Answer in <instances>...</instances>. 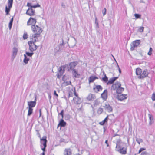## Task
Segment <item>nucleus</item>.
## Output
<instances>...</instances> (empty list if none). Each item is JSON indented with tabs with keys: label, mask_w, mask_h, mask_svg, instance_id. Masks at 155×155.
<instances>
[{
	"label": "nucleus",
	"mask_w": 155,
	"mask_h": 155,
	"mask_svg": "<svg viewBox=\"0 0 155 155\" xmlns=\"http://www.w3.org/2000/svg\"><path fill=\"white\" fill-rule=\"evenodd\" d=\"M13 20V18L12 17L9 23V29H10L11 28V27L12 25V22Z\"/></svg>",
	"instance_id": "obj_28"
},
{
	"label": "nucleus",
	"mask_w": 155,
	"mask_h": 155,
	"mask_svg": "<svg viewBox=\"0 0 155 155\" xmlns=\"http://www.w3.org/2000/svg\"><path fill=\"white\" fill-rule=\"evenodd\" d=\"M93 89L96 93H98L99 91H101L103 89L102 87L100 85H96L93 88Z\"/></svg>",
	"instance_id": "obj_13"
},
{
	"label": "nucleus",
	"mask_w": 155,
	"mask_h": 155,
	"mask_svg": "<svg viewBox=\"0 0 155 155\" xmlns=\"http://www.w3.org/2000/svg\"><path fill=\"white\" fill-rule=\"evenodd\" d=\"M153 51V49L152 48L150 47L149 49V50L147 54L149 55H151L152 54V52Z\"/></svg>",
	"instance_id": "obj_31"
},
{
	"label": "nucleus",
	"mask_w": 155,
	"mask_h": 155,
	"mask_svg": "<svg viewBox=\"0 0 155 155\" xmlns=\"http://www.w3.org/2000/svg\"><path fill=\"white\" fill-rule=\"evenodd\" d=\"M35 13V11L31 8H29L26 12V14L30 16H34Z\"/></svg>",
	"instance_id": "obj_12"
},
{
	"label": "nucleus",
	"mask_w": 155,
	"mask_h": 155,
	"mask_svg": "<svg viewBox=\"0 0 155 155\" xmlns=\"http://www.w3.org/2000/svg\"><path fill=\"white\" fill-rule=\"evenodd\" d=\"M28 37V34L25 33L23 35V38L24 39H26Z\"/></svg>",
	"instance_id": "obj_35"
},
{
	"label": "nucleus",
	"mask_w": 155,
	"mask_h": 155,
	"mask_svg": "<svg viewBox=\"0 0 155 155\" xmlns=\"http://www.w3.org/2000/svg\"><path fill=\"white\" fill-rule=\"evenodd\" d=\"M73 94L72 92H70L69 93V96H68L69 97H72L73 96Z\"/></svg>",
	"instance_id": "obj_46"
},
{
	"label": "nucleus",
	"mask_w": 155,
	"mask_h": 155,
	"mask_svg": "<svg viewBox=\"0 0 155 155\" xmlns=\"http://www.w3.org/2000/svg\"><path fill=\"white\" fill-rule=\"evenodd\" d=\"M36 19L32 17H30L27 22L28 25H36L35 24L36 22Z\"/></svg>",
	"instance_id": "obj_10"
},
{
	"label": "nucleus",
	"mask_w": 155,
	"mask_h": 155,
	"mask_svg": "<svg viewBox=\"0 0 155 155\" xmlns=\"http://www.w3.org/2000/svg\"><path fill=\"white\" fill-rule=\"evenodd\" d=\"M154 106H155V104H154Z\"/></svg>",
	"instance_id": "obj_53"
},
{
	"label": "nucleus",
	"mask_w": 155,
	"mask_h": 155,
	"mask_svg": "<svg viewBox=\"0 0 155 155\" xmlns=\"http://www.w3.org/2000/svg\"><path fill=\"white\" fill-rule=\"evenodd\" d=\"M140 43V40H136L132 42V45L130 47V50L133 51L134 49L135 48L138 46Z\"/></svg>",
	"instance_id": "obj_8"
},
{
	"label": "nucleus",
	"mask_w": 155,
	"mask_h": 155,
	"mask_svg": "<svg viewBox=\"0 0 155 155\" xmlns=\"http://www.w3.org/2000/svg\"><path fill=\"white\" fill-rule=\"evenodd\" d=\"M34 42L31 41H28V43L29 46V50L31 52H33V51H35L37 48L38 46H37Z\"/></svg>",
	"instance_id": "obj_4"
},
{
	"label": "nucleus",
	"mask_w": 155,
	"mask_h": 155,
	"mask_svg": "<svg viewBox=\"0 0 155 155\" xmlns=\"http://www.w3.org/2000/svg\"><path fill=\"white\" fill-rule=\"evenodd\" d=\"M102 13L103 14V15H104L106 13V8H104V9L102 10Z\"/></svg>",
	"instance_id": "obj_41"
},
{
	"label": "nucleus",
	"mask_w": 155,
	"mask_h": 155,
	"mask_svg": "<svg viewBox=\"0 0 155 155\" xmlns=\"http://www.w3.org/2000/svg\"><path fill=\"white\" fill-rule=\"evenodd\" d=\"M72 152L70 148H66L64 150V155H71Z\"/></svg>",
	"instance_id": "obj_22"
},
{
	"label": "nucleus",
	"mask_w": 155,
	"mask_h": 155,
	"mask_svg": "<svg viewBox=\"0 0 155 155\" xmlns=\"http://www.w3.org/2000/svg\"><path fill=\"white\" fill-rule=\"evenodd\" d=\"M141 155H148V154L147 152L144 151L142 152Z\"/></svg>",
	"instance_id": "obj_44"
},
{
	"label": "nucleus",
	"mask_w": 155,
	"mask_h": 155,
	"mask_svg": "<svg viewBox=\"0 0 155 155\" xmlns=\"http://www.w3.org/2000/svg\"><path fill=\"white\" fill-rule=\"evenodd\" d=\"M74 93L75 97L73 98V100L74 103L77 104H80L81 103V99L78 96V94H77L75 89H74Z\"/></svg>",
	"instance_id": "obj_6"
},
{
	"label": "nucleus",
	"mask_w": 155,
	"mask_h": 155,
	"mask_svg": "<svg viewBox=\"0 0 155 155\" xmlns=\"http://www.w3.org/2000/svg\"><path fill=\"white\" fill-rule=\"evenodd\" d=\"M75 155H79V153H76L75 154Z\"/></svg>",
	"instance_id": "obj_52"
},
{
	"label": "nucleus",
	"mask_w": 155,
	"mask_h": 155,
	"mask_svg": "<svg viewBox=\"0 0 155 155\" xmlns=\"http://www.w3.org/2000/svg\"><path fill=\"white\" fill-rule=\"evenodd\" d=\"M117 78H112L111 80H110L109 81V82L110 84H112L114 81L117 79Z\"/></svg>",
	"instance_id": "obj_32"
},
{
	"label": "nucleus",
	"mask_w": 155,
	"mask_h": 155,
	"mask_svg": "<svg viewBox=\"0 0 155 155\" xmlns=\"http://www.w3.org/2000/svg\"><path fill=\"white\" fill-rule=\"evenodd\" d=\"M66 122L64 121L63 119H61L59 124L58 125L57 127H58L59 126L61 127H65L66 125Z\"/></svg>",
	"instance_id": "obj_20"
},
{
	"label": "nucleus",
	"mask_w": 155,
	"mask_h": 155,
	"mask_svg": "<svg viewBox=\"0 0 155 155\" xmlns=\"http://www.w3.org/2000/svg\"><path fill=\"white\" fill-rule=\"evenodd\" d=\"M108 91L107 90H104L103 92L101 94V98L104 100H106L107 97Z\"/></svg>",
	"instance_id": "obj_15"
},
{
	"label": "nucleus",
	"mask_w": 155,
	"mask_h": 155,
	"mask_svg": "<svg viewBox=\"0 0 155 155\" xmlns=\"http://www.w3.org/2000/svg\"><path fill=\"white\" fill-rule=\"evenodd\" d=\"M77 64V62H71L69 65V69L71 70L74 68Z\"/></svg>",
	"instance_id": "obj_19"
},
{
	"label": "nucleus",
	"mask_w": 155,
	"mask_h": 155,
	"mask_svg": "<svg viewBox=\"0 0 155 155\" xmlns=\"http://www.w3.org/2000/svg\"><path fill=\"white\" fill-rule=\"evenodd\" d=\"M41 36V34H33L31 36V41L36 42L38 38Z\"/></svg>",
	"instance_id": "obj_11"
},
{
	"label": "nucleus",
	"mask_w": 155,
	"mask_h": 155,
	"mask_svg": "<svg viewBox=\"0 0 155 155\" xmlns=\"http://www.w3.org/2000/svg\"><path fill=\"white\" fill-rule=\"evenodd\" d=\"M98 78L95 75H91L88 78V82L90 84L93 82L95 80L97 79Z\"/></svg>",
	"instance_id": "obj_16"
},
{
	"label": "nucleus",
	"mask_w": 155,
	"mask_h": 155,
	"mask_svg": "<svg viewBox=\"0 0 155 155\" xmlns=\"http://www.w3.org/2000/svg\"><path fill=\"white\" fill-rule=\"evenodd\" d=\"M95 98V95L91 94H89L87 97L86 99L88 101H90L94 99Z\"/></svg>",
	"instance_id": "obj_21"
},
{
	"label": "nucleus",
	"mask_w": 155,
	"mask_h": 155,
	"mask_svg": "<svg viewBox=\"0 0 155 155\" xmlns=\"http://www.w3.org/2000/svg\"><path fill=\"white\" fill-rule=\"evenodd\" d=\"M116 148H120L119 150H118V152H119L120 154H122L125 155L127 154V148L123 147L122 148L120 147V146H118L117 144H116Z\"/></svg>",
	"instance_id": "obj_7"
},
{
	"label": "nucleus",
	"mask_w": 155,
	"mask_h": 155,
	"mask_svg": "<svg viewBox=\"0 0 155 155\" xmlns=\"http://www.w3.org/2000/svg\"><path fill=\"white\" fill-rule=\"evenodd\" d=\"M119 72L120 73L121 72V70L119 68Z\"/></svg>",
	"instance_id": "obj_50"
},
{
	"label": "nucleus",
	"mask_w": 155,
	"mask_h": 155,
	"mask_svg": "<svg viewBox=\"0 0 155 155\" xmlns=\"http://www.w3.org/2000/svg\"><path fill=\"white\" fill-rule=\"evenodd\" d=\"M27 6L28 7H29V8H35L36 7H40V5H31V3H28L27 4Z\"/></svg>",
	"instance_id": "obj_25"
},
{
	"label": "nucleus",
	"mask_w": 155,
	"mask_h": 155,
	"mask_svg": "<svg viewBox=\"0 0 155 155\" xmlns=\"http://www.w3.org/2000/svg\"><path fill=\"white\" fill-rule=\"evenodd\" d=\"M36 99L34 101H29L28 102V108H32L34 107L36 104Z\"/></svg>",
	"instance_id": "obj_14"
},
{
	"label": "nucleus",
	"mask_w": 155,
	"mask_h": 155,
	"mask_svg": "<svg viewBox=\"0 0 155 155\" xmlns=\"http://www.w3.org/2000/svg\"><path fill=\"white\" fill-rule=\"evenodd\" d=\"M54 95L56 96L57 97H58V94L56 93V91H54Z\"/></svg>",
	"instance_id": "obj_47"
},
{
	"label": "nucleus",
	"mask_w": 155,
	"mask_h": 155,
	"mask_svg": "<svg viewBox=\"0 0 155 155\" xmlns=\"http://www.w3.org/2000/svg\"><path fill=\"white\" fill-rule=\"evenodd\" d=\"M112 89L116 91V93L118 94L117 98L119 100L122 101L127 98V95L121 93L124 90V88L121 87V84L118 82L113 84L112 86Z\"/></svg>",
	"instance_id": "obj_1"
},
{
	"label": "nucleus",
	"mask_w": 155,
	"mask_h": 155,
	"mask_svg": "<svg viewBox=\"0 0 155 155\" xmlns=\"http://www.w3.org/2000/svg\"><path fill=\"white\" fill-rule=\"evenodd\" d=\"M44 146V147L42 148V150L43 151V152H44L45 151V148L46 147V145H45H45H43Z\"/></svg>",
	"instance_id": "obj_45"
},
{
	"label": "nucleus",
	"mask_w": 155,
	"mask_h": 155,
	"mask_svg": "<svg viewBox=\"0 0 155 155\" xmlns=\"http://www.w3.org/2000/svg\"><path fill=\"white\" fill-rule=\"evenodd\" d=\"M42 155H45V153L44 152H43L42 153Z\"/></svg>",
	"instance_id": "obj_51"
},
{
	"label": "nucleus",
	"mask_w": 155,
	"mask_h": 155,
	"mask_svg": "<svg viewBox=\"0 0 155 155\" xmlns=\"http://www.w3.org/2000/svg\"><path fill=\"white\" fill-rule=\"evenodd\" d=\"M64 83L65 84V85H68L69 84H71V81H64Z\"/></svg>",
	"instance_id": "obj_37"
},
{
	"label": "nucleus",
	"mask_w": 155,
	"mask_h": 155,
	"mask_svg": "<svg viewBox=\"0 0 155 155\" xmlns=\"http://www.w3.org/2000/svg\"><path fill=\"white\" fill-rule=\"evenodd\" d=\"M59 114L61 115V116L62 117V119L64 117V110H62L60 113Z\"/></svg>",
	"instance_id": "obj_38"
},
{
	"label": "nucleus",
	"mask_w": 155,
	"mask_h": 155,
	"mask_svg": "<svg viewBox=\"0 0 155 155\" xmlns=\"http://www.w3.org/2000/svg\"><path fill=\"white\" fill-rule=\"evenodd\" d=\"M18 51L17 49L16 48H13V53L14 54H16Z\"/></svg>",
	"instance_id": "obj_39"
},
{
	"label": "nucleus",
	"mask_w": 155,
	"mask_h": 155,
	"mask_svg": "<svg viewBox=\"0 0 155 155\" xmlns=\"http://www.w3.org/2000/svg\"><path fill=\"white\" fill-rule=\"evenodd\" d=\"M8 7L7 6H6L5 7V12L6 13V15L8 14L10 9L12 7L13 0H8Z\"/></svg>",
	"instance_id": "obj_9"
},
{
	"label": "nucleus",
	"mask_w": 155,
	"mask_h": 155,
	"mask_svg": "<svg viewBox=\"0 0 155 155\" xmlns=\"http://www.w3.org/2000/svg\"><path fill=\"white\" fill-rule=\"evenodd\" d=\"M39 113H40V117L41 116V109H40L39 110Z\"/></svg>",
	"instance_id": "obj_49"
},
{
	"label": "nucleus",
	"mask_w": 155,
	"mask_h": 155,
	"mask_svg": "<svg viewBox=\"0 0 155 155\" xmlns=\"http://www.w3.org/2000/svg\"><path fill=\"white\" fill-rule=\"evenodd\" d=\"M108 117V115H107L106 117L104 119V120L103 121L99 122V124L101 125H103L105 124H107Z\"/></svg>",
	"instance_id": "obj_23"
},
{
	"label": "nucleus",
	"mask_w": 155,
	"mask_h": 155,
	"mask_svg": "<svg viewBox=\"0 0 155 155\" xmlns=\"http://www.w3.org/2000/svg\"><path fill=\"white\" fill-rule=\"evenodd\" d=\"M105 143L107 144V146L108 147L109 146V144L108 143V140H106L105 142Z\"/></svg>",
	"instance_id": "obj_48"
},
{
	"label": "nucleus",
	"mask_w": 155,
	"mask_h": 155,
	"mask_svg": "<svg viewBox=\"0 0 155 155\" xmlns=\"http://www.w3.org/2000/svg\"><path fill=\"white\" fill-rule=\"evenodd\" d=\"M31 29L33 32L35 34H41L42 31V29L37 25H33L31 26Z\"/></svg>",
	"instance_id": "obj_3"
},
{
	"label": "nucleus",
	"mask_w": 155,
	"mask_h": 155,
	"mask_svg": "<svg viewBox=\"0 0 155 155\" xmlns=\"http://www.w3.org/2000/svg\"><path fill=\"white\" fill-rule=\"evenodd\" d=\"M144 28L143 27H141L139 28V31L140 32H143V31Z\"/></svg>",
	"instance_id": "obj_40"
},
{
	"label": "nucleus",
	"mask_w": 155,
	"mask_h": 155,
	"mask_svg": "<svg viewBox=\"0 0 155 155\" xmlns=\"http://www.w3.org/2000/svg\"><path fill=\"white\" fill-rule=\"evenodd\" d=\"M72 73H73V75L74 76L75 78H77V77H78V76H80V74H78L77 73L76 70L75 69H74L73 70Z\"/></svg>",
	"instance_id": "obj_26"
},
{
	"label": "nucleus",
	"mask_w": 155,
	"mask_h": 155,
	"mask_svg": "<svg viewBox=\"0 0 155 155\" xmlns=\"http://www.w3.org/2000/svg\"><path fill=\"white\" fill-rule=\"evenodd\" d=\"M134 15L136 19H138V18H141V15L140 14H135Z\"/></svg>",
	"instance_id": "obj_34"
},
{
	"label": "nucleus",
	"mask_w": 155,
	"mask_h": 155,
	"mask_svg": "<svg viewBox=\"0 0 155 155\" xmlns=\"http://www.w3.org/2000/svg\"><path fill=\"white\" fill-rule=\"evenodd\" d=\"M148 116L149 117L150 120L149 124L150 125L153 122V118L152 115L151 114H148Z\"/></svg>",
	"instance_id": "obj_24"
},
{
	"label": "nucleus",
	"mask_w": 155,
	"mask_h": 155,
	"mask_svg": "<svg viewBox=\"0 0 155 155\" xmlns=\"http://www.w3.org/2000/svg\"><path fill=\"white\" fill-rule=\"evenodd\" d=\"M47 137L46 136H44L42 137V138L40 139V141L41 143H42L43 145H46V143L47 142Z\"/></svg>",
	"instance_id": "obj_18"
},
{
	"label": "nucleus",
	"mask_w": 155,
	"mask_h": 155,
	"mask_svg": "<svg viewBox=\"0 0 155 155\" xmlns=\"http://www.w3.org/2000/svg\"><path fill=\"white\" fill-rule=\"evenodd\" d=\"M152 99L153 101H155V94H153L152 97Z\"/></svg>",
	"instance_id": "obj_43"
},
{
	"label": "nucleus",
	"mask_w": 155,
	"mask_h": 155,
	"mask_svg": "<svg viewBox=\"0 0 155 155\" xmlns=\"http://www.w3.org/2000/svg\"><path fill=\"white\" fill-rule=\"evenodd\" d=\"M104 107L105 110L109 112L112 110V107L108 104H105Z\"/></svg>",
	"instance_id": "obj_17"
},
{
	"label": "nucleus",
	"mask_w": 155,
	"mask_h": 155,
	"mask_svg": "<svg viewBox=\"0 0 155 155\" xmlns=\"http://www.w3.org/2000/svg\"><path fill=\"white\" fill-rule=\"evenodd\" d=\"M103 112V109L102 108H99L97 111V113L99 114H101Z\"/></svg>",
	"instance_id": "obj_29"
},
{
	"label": "nucleus",
	"mask_w": 155,
	"mask_h": 155,
	"mask_svg": "<svg viewBox=\"0 0 155 155\" xmlns=\"http://www.w3.org/2000/svg\"><path fill=\"white\" fill-rule=\"evenodd\" d=\"M24 56L25 58L24 60V61L25 63L27 64L28 63L29 59L27 58L26 56L25 55H24Z\"/></svg>",
	"instance_id": "obj_33"
},
{
	"label": "nucleus",
	"mask_w": 155,
	"mask_h": 155,
	"mask_svg": "<svg viewBox=\"0 0 155 155\" xmlns=\"http://www.w3.org/2000/svg\"><path fill=\"white\" fill-rule=\"evenodd\" d=\"M26 54L28 56H29L30 57H31L32 56V55L33 54V53H29V52H27L26 53Z\"/></svg>",
	"instance_id": "obj_42"
},
{
	"label": "nucleus",
	"mask_w": 155,
	"mask_h": 155,
	"mask_svg": "<svg viewBox=\"0 0 155 155\" xmlns=\"http://www.w3.org/2000/svg\"><path fill=\"white\" fill-rule=\"evenodd\" d=\"M102 80L105 82H106L108 81V78L107 77L105 74H104V77L102 78Z\"/></svg>",
	"instance_id": "obj_30"
},
{
	"label": "nucleus",
	"mask_w": 155,
	"mask_h": 155,
	"mask_svg": "<svg viewBox=\"0 0 155 155\" xmlns=\"http://www.w3.org/2000/svg\"><path fill=\"white\" fill-rule=\"evenodd\" d=\"M33 109L32 108H28V116H30L33 113Z\"/></svg>",
	"instance_id": "obj_27"
},
{
	"label": "nucleus",
	"mask_w": 155,
	"mask_h": 155,
	"mask_svg": "<svg viewBox=\"0 0 155 155\" xmlns=\"http://www.w3.org/2000/svg\"><path fill=\"white\" fill-rule=\"evenodd\" d=\"M146 149L144 148H141L139 150L138 153L140 154L142 151L145 150Z\"/></svg>",
	"instance_id": "obj_36"
},
{
	"label": "nucleus",
	"mask_w": 155,
	"mask_h": 155,
	"mask_svg": "<svg viewBox=\"0 0 155 155\" xmlns=\"http://www.w3.org/2000/svg\"><path fill=\"white\" fill-rule=\"evenodd\" d=\"M136 75L138 76L137 78L139 79H143L148 76L149 72L147 69L142 71L140 68H137L136 69Z\"/></svg>",
	"instance_id": "obj_2"
},
{
	"label": "nucleus",
	"mask_w": 155,
	"mask_h": 155,
	"mask_svg": "<svg viewBox=\"0 0 155 155\" xmlns=\"http://www.w3.org/2000/svg\"><path fill=\"white\" fill-rule=\"evenodd\" d=\"M66 68L65 65L61 66L59 67L58 72L57 74L58 78L60 79L61 77L62 76L65 71Z\"/></svg>",
	"instance_id": "obj_5"
}]
</instances>
